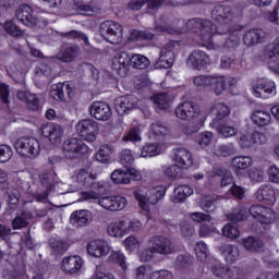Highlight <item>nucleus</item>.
I'll list each match as a JSON object with an SVG mask.
<instances>
[{"label":"nucleus","instance_id":"29","mask_svg":"<svg viewBox=\"0 0 279 279\" xmlns=\"http://www.w3.org/2000/svg\"><path fill=\"white\" fill-rule=\"evenodd\" d=\"M258 202H268V204L276 203V192L271 185H262L256 192Z\"/></svg>","mask_w":279,"mask_h":279},{"label":"nucleus","instance_id":"19","mask_svg":"<svg viewBox=\"0 0 279 279\" xmlns=\"http://www.w3.org/2000/svg\"><path fill=\"white\" fill-rule=\"evenodd\" d=\"M87 253L94 258H101V256H107L110 253V246L104 240H94L88 243Z\"/></svg>","mask_w":279,"mask_h":279},{"label":"nucleus","instance_id":"30","mask_svg":"<svg viewBox=\"0 0 279 279\" xmlns=\"http://www.w3.org/2000/svg\"><path fill=\"white\" fill-rule=\"evenodd\" d=\"M33 214L29 210H22L20 215H17L12 220L13 230H21L23 228H27L29 226V220H32Z\"/></svg>","mask_w":279,"mask_h":279},{"label":"nucleus","instance_id":"28","mask_svg":"<svg viewBox=\"0 0 279 279\" xmlns=\"http://www.w3.org/2000/svg\"><path fill=\"white\" fill-rule=\"evenodd\" d=\"M174 162L182 169L193 165V157L186 148H177L174 151Z\"/></svg>","mask_w":279,"mask_h":279},{"label":"nucleus","instance_id":"47","mask_svg":"<svg viewBox=\"0 0 279 279\" xmlns=\"http://www.w3.org/2000/svg\"><path fill=\"white\" fill-rule=\"evenodd\" d=\"M124 223V230L125 232H141L143 228V223H141V220L133 218V219H123Z\"/></svg>","mask_w":279,"mask_h":279},{"label":"nucleus","instance_id":"5","mask_svg":"<svg viewBox=\"0 0 279 279\" xmlns=\"http://www.w3.org/2000/svg\"><path fill=\"white\" fill-rule=\"evenodd\" d=\"M88 151V146L84 141L72 137L63 143V154L68 160H77Z\"/></svg>","mask_w":279,"mask_h":279},{"label":"nucleus","instance_id":"32","mask_svg":"<svg viewBox=\"0 0 279 279\" xmlns=\"http://www.w3.org/2000/svg\"><path fill=\"white\" fill-rule=\"evenodd\" d=\"M251 119L254 125H257V128H266V125L271 123V114L263 110L254 111Z\"/></svg>","mask_w":279,"mask_h":279},{"label":"nucleus","instance_id":"49","mask_svg":"<svg viewBox=\"0 0 279 279\" xmlns=\"http://www.w3.org/2000/svg\"><path fill=\"white\" fill-rule=\"evenodd\" d=\"M193 193V187L189 185H179L177 189H174V195L177 196L178 202H184L186 197H191V194Z\"/></svg>","mask_w":279,"mask_h":279},{"label":"nucleus","instance_id":"9","mask_svg":"<svg viewBox=\"0 0 279 279\" xmlns=\"http://www.w3.org/2000/svg\"><path fill=\"white\" fill-rule=\"evenodd\" d=\"M174 114L182 121H192V119L199 117V105L196 102L184 101L175 108Z\"/></svg>","mask_w":279,"mask_h":279},{"label":"nucleus","instance_id":"63","mask_svg":"<svg viewBox=\"0 0 279 279\" xmlns=\"http://www.w3.org/2000/svg\"><path fill=\"white\" fill-rule=\"evenodd\" d=\"M124 246L125 250H128L129 252H134L135 250H138V247H141V243L138 242L136 236L130 235L124 240Z\"/></svg>","mask_w":279,"mask_h":279},{"label":"nucleus","instance_id":"11","mask_svg":"<svg viewBox=\"0 0 279 279\" xmlns=\"http://www.w3.org/2000/svg\"><path fill=\"white\" fill-rule=\"evenodd\" d=\"M131 62L132 60H131L130 53L125 51H121L118 54H116V57L112 59L111 69L112 71H116V73L120 77H125V75L130 73Z\"/></svg>","mask_w":279,"mask_h":279},{"label":"nucleus","instance_id":"59","mask_svg":"<svg viewBox=\"0 0 279 279\" xmlns=\"http://www.w3.org/2000/svg\"><path fill=\"white\" fill-rule=\"evenodd\" d=\"M150 130L153 134H155V136H167V132H169L167 125H165V123L160 121L153 122Z\"/></svg>","mask_w":279,"mask_h":279},{"label":"nucleus","instance_id":"3","mask_svg":"<svg viewBox=\"0 0 279 279\" xmlns=\"http://www.w3.org/2000/svg\"><path fill=\"white\" fill-rule=\"evenodd\" d=\"M99 34L111 45H119L123 38V26L114 21H105L99 25Z\"/></svg>","mask_w":279,"mask_h":279},{"label":"nucleus","instance_id":"38","mask_svg":"<svg viewBox=\"0 0 279 279\" xmlns=\"http://www.w3.org/2000/svg\"><path fill=\"white\" fill-rule=\"evenodd\" d=\"M110 156H112V149L110 146H100L99 150L96 153L95 158L97 162L102 165H110Z\"/></svg>","mask_w":279,"mask_h":279},{"label":"nucleus","instance_id":"64","mask_svg":"<svg viewBox=\"0 0 279 279\" xmlns=\"http://www.w3.org/2000/svg\"><path fill=\"white\" fill-rule=\"evenodd\" d=\"M268 178L270 182L279 184V168L276 166H270V168L268 169Z\"/></svg>","mask_w":279,"mask_h":279},{"label":"nucleus","instance_id":"44","mask_svg":"<svg viewBox=\"0 0 279 279\" xmlns=\"http://www.w3.org/2000/svg\"><path fill=\"white\" fill-rule=\"evenodd\" d=\"M160 154V146L157 143L146 144L141 151V158H151Z\"/></svg>","mask_w":279,"mask_h":279},{"label":"nucleus","instance_id":"21","mask_svg":"<svg viewBox=\"0 0 279 279\" xmlns=\"http://www.w3.org/2000/svg\"><path fill=\"white\" fill-rule=\"evenodd\" d=\"M93 221V214L89 210L81 209L71 214L70 223L75 228H84Z\"/></svg>","mask_w":279,"mask_h":279},{"label":"nucleus","instance_id":"39","mask_svg":"<svg viewBox=\"0 0 279 279\" xmlns=\"http://www.w3.org/2000/svg\"><path fill=\"white\" fill-rule=\"evenodd\" d=\"M149 64H151V62H149V59L143 54H133L131 57V66H133V69H140L143 71L147 69Z\"/></svg>","mask_w":279,"mask_h":279},{"label":"nucleus","instance_id":"43","mask_svg":"<svg viewBox=\"0 0 279 279\" xmlns=\"http://www.w3.org/2000/svg\"><path fill=\"white\" fill-rule=\"evenodd\" d=\"M113 184H130V174L126 171L117 169L111 173Z\"/></svg>","mask_w":279,"mask_h":279},{"label":"nucleus","instance_id":"24","mask_svg":"<svg viewBox=\"0 0 279 279\" xmlns=\"http://www.w3.org/2000/svg\"><path fill=\"white\" fill-rule=\"evenodd\" d=\"M211 17L218 23H228L233 19L232 8L221 4L216 5L211 11Z\"/></svg>","mask_w":279,"mask_h":279},{"label":"nucleus","instance_id":"4","mask_svg":"<svg viewBox=\"0 0 279 279\" xmlns=\"http://www.w3.org/2000/svg\"><path fill=\"white\" fill-rule=\"evenodd\" d=\"M14 149L24 158H36L40 154V142L36 137H20L14 143Z\"/></svg>","mask_w":279,"mask_h":279},{"label":"nucleus","instance_id":"8","mask_svg":"<svg viewBox=\"0 0 279 279\" xmlns=\"http://www.w3.org/2000/svg\"><path fill=\"white\" fill-rule=\"evenodd\" d=\"M80 53H82L80 46L75 44H65L54 57H51V59L69 64L71 62H75L80 57Z\"/></svg>","mask_w":279,"mask_h":279},{"label":"nucleus","instance_id":"60","mask_svg":"<svg viewBox=\"0 0 279 279\" xmlns=\"http://www.w3.org/2000/svg\"><path fill=\"white\" fill-rule=\"evenodd\" d=\"M12 147L5 144L0 145V162L5 163L9 162V160H12L13 156Z\"/></svg>","mask_w":279,"mask_h":279},{"label":"nucleus","instance_id":"53","mask_svg":"<svg viewBox=\"0 0 279 279\" xmlns=\"http://www.w3.org/2000/svg\"><path fill=\"white\" fill-rule=\"evenodd\" d=\"M235 151L236 148H234L233 144H225L216 148L217 156H221L222 158H228V156H232Z\"/></svg>","mask_w":279,"mask_h":279},{"label":"nucleus","instance_id":"45","mask_svg":"<svg viewBox=\"0 0 279 279\" xmlns=\"http://www.w3.org/2000/svg\"><path fill=\"white\" fill-rule=\"evenodd\" d=\"M231 165L238 170L250 169L252 167V158L245 156L235 157L231 160Z\"/></svg>","mask_w":279,"mask_h":279},{"label":"nucleus","instance_id":"41","mask_svg":"<svg viewBox=\"0 0 279 279\" xmlns=\"http://www.w3.org/2000/svg\"><path fill=\"white\" fill-rule=\"evenodd\" d=\"M226 77L223 76H214L211 80V85L209 90H214L215 95H221L226 90Z\"/></svg>","mask_w":279,"mask_h":279},{"label":"nucleus","instance_id":"55","mask_svg":"<svg viewBox=\"0 0 279 279\" xmlns=\"http://www.w3.org/2000/svg\"><path fill=\"white\" fill-rule=\"evenodd\" d=\"M213 77L214 76H206V75H198L194 77V86H197V88H209L213 84Z\"/></svg>","mask_w":279,"mask_h":279},{"label":"nucleus","instance_id":"50","mask_svg":"<svg viewBox=\"0 0 279 279\" xmlns=\"http://www.w3.org/2000/svg\"><path fill=\"white\" fill-rule=\"evenodd\" d=\"M222 234L223 236H227V239H239V236H241L239 228L236 227V225L232 223H227L223 226Z\"/></svg>","mask_w":279,"mask_h":279},{"label":"nucleus","instance_id":"52","mask_svg":"<svg viewBox=\"0 0 279 279\" xmlns=\"http://www.w3.org/2000/svg\"><path fill=\"white\" fill-rule=\"evenodd\" d=\"M216 130H218V134H221L225 138H230V136H236V130L233 126H229L226 124H214Z\"/></svg>","mask_w":279,"mask_h":279},{"label":"nucleus","instance_id":"16","mask_svg":"<svg viewBox=\"0 0 279 279\" xmlns=\"http://www.w3.org/2000/svg\"><path fill=\"white\" fill-rule=\"evenodd\" d=\"M50 95L56 101H71L73 99V87L66 83H58L52 85Z\"/></svg>","mask_w":279,"mask_h":279},{"label":"nucleus","instance_id":"17","mask_svg":"<svg viewBox=\"0 0 279 279\" xmlns=\"http://www.w3.org/2000/svg\"><path fill=\"white\" fill-rule=\"evenodd\" d=\"M41 134L45 138L49 140L51 145H60V143H62L64 131H62V126L49 123L41 128Z\"/></svg>","mask_w":279,"mask_h":279},{"label":"nucleus","instance_id":"54","mask_svg":"<svg viewBox=\"0 0 279 279\" xmlns=\"http://www.w3.org/2000/svg\"><path fill=\"white\" fill-rule=\"evenodd\" d=\"M39 180L41 182V185L47 191H53V189H56V181L53 180V174L43 173V174L39 175Z\"/></svg>","mask_w":279,"mask_h":279},{"label":"nucleus","instance_id":"14","mask_svg":"<svg viewBox=\"0 0 279 279\" xmlns=\"http://www.w3.org/2000/svg\"><path fill=\"white\" fill-rule=\"evenodd\" d=\"M98 204L106 210H111L112 213H117L118 210H123V208L128 206V198L121 195L108 196V197L99 198Z\"/></svg>","mask_w":279,"mask_h":279},{"label":"nucleus","instance_id":"2","mask_svg":"<svg viewBox=\"0 0 279 279\" xmlns=\"http://www.w3.org/2000/svg\"><path fill=\"white\" fill-rule=\"evenodd\" d=\"M167 193V187L158 186L145 192V190L138 189L135 190L133 195L135 199L138 202L142 210H147L149 204H158L165 194Z\"/></svg>","mask_w":279,"mask_h":279},{"label":"nucleus","instance_id":"20","mask_svg":"<svg viewBox=\"0 0 279 279\" xmlns=\"http://www.w3.org/2000/svg\"><path fill=\"white\" fill-rule=\"evenodd\" d=\"M80 269H82V257L77 255L66 256L61 262V270L63 274L73 276V274H77Z\"/></svg>","mask_w":279,"mask_h":279},{"label":"nucleus","instance_id":"48","mask_svg":"<svg viewBox=\"0 0 279 279\" xmlns=\"http://www.w3.org/2000/svg\"><path fill=\"white\" fill-rule=\"evenodd\" d=\"M156 38V34L150 31H132L131 32V40H154Z\"/></svg>","mask_w":279,"mask_h":279},{"label":"nucleus","instance_id":"35","mask_svg":"<svg viewBox=\"0 0 279 279\" xmlns=\"http://www.w3.org/2000/svg\"><path fill=\"white\" fill-rule=\"evenodd\" d=\"M107 232L109 236H116V238L124 236L126 234L125 222H123V220H120L118 222H111L107 227Z\"/></svg>","mask_w":279,"mask_h":279},{"label":"nucleus","instance_id":"57","mask_svg":"<svg viewBox=\"0 0 279 279\" xmlns=\"http://www.w3.org/2000/svg\"><path fill=\"white\" fill-rule=\"evenodd\" d=\"M228 221H232V223H239V221H243V219H247V209H236L233 213L227 216Z\"/></svg>","mask_w":279,"mask_h":279},{"label":"nucleus","instance_id":"46","mask_svg":"<svg viewBox=\"0 0 279 279\" xmlns=\"http://www.w3.org/2000/svg\"><path fill=\"white\" fill-rule=\"evenodd\" d=\"M253 219L260 221L263 223L265 221V215H267V208L260 205H253L250 207L248 211Z\"/></svg>","mask_w":279,"mask_h":279},{"label":"nucleus","instance_id":"25","mask_svg":"<svg viewBox=\"0 0 279 279\" xmlns=\"http://www.w3.org/2000/svg\"><path fill=\"white\" fill-rule=\"evenodd\" d=\"M48 245L51 250L52 256H62L69 251V242L62 240L60 236H51Z\"/></svg>","mask_w":279,"mask_h":279},{"label":"nucleus","instance_id":"34","mask_svg":"<svg viewBox=\"0 0 279 279\" xmlns=\"http://www.w3.org/2000/svg\"><path fill=\"white\" fill-rule=\"evenodd\" d=\"M61 38H66V40H83L86 47L90 46V41L88 40V35L83 33L82 31L72 29L70 32L61 33Z\"/></svg>","mask_w":279,"mask_h":279},{"label":"nucleus","instance_id":"26","mask_svg":"<svg viewBox=\"0 0 279 279\" xmlns=\"http://www.w3.org/2000/svg\"><path fill=\"white\" fill-rule=\"evenodd\" d=\"M175 61L173 51L161 50L158 60L154 63L155 69H171Z\"/></svg>","mask_w":279,"mask_h":279},{"label":"nucleus","instance_id":"6","mask_svg":"<svg viewBox=\"0 0 279 279\" xmlns=\"http://www.w3.org/2000/svg\"><path fill=\"white\" fill-rule=\"evenodd\" d=\"M76 132L87 143H95L99 134V124L95 120L85 119L76 124Z\"/></svg>","mask_w":279,"mask_h":279},{"label":"nucleus","instance_id":"12","mask_svg":"<svg viewBox=\"0 0 279 279\" xmlns=\"http://www.w3.org/2000/svg\"><path fill=\"white\" fill-rule=\"evenodd\" d=\"M17 21H21L26 27L38 25V17L34 16V9L29 4H21L15 12Z\"/></svg>","mask_w":279,"mask_h":279},{"label":"nucleus","instance_id":"15","mask_svg":"<svg viewBox=\"0 0 279 279\" xmlns=\"http://www.w3.org/2000/svg\"><path fill=\"white\" fill-rule=\"evenodd\" d=\"M187 64L196 71H204L210 64V57L205 51L194 50L187 58Z\"/></svg>","mask_w":279,"mask_h":279},{"label":"nucleus","instance_id":"27","mask_svg":"<svg viewBox=\"0 0 279 279\" xmlns=\"http://www.w3.org/2000/svg\"><path fill=\"white\" fill-rule=\"evenodd\" d=\"M219 252L220 254H222V256H225V260L230 263V265H232V263H236V260H239V257L241 256L239 247L232 244H222L219 247Z\"/></svg>","mask_w":279,"mask_h":279},{"label":"nucleus","instance_id":"58","mask_svg":"<svg viewBox=\"0 0 279 279\" xmlns=\"http://www.w3.org/2000/svg\"><path fill=\"white\" fill-rule=\"evenodd\" d=\"M195 254L197 260H201V263H206L208 258V247L206 246V243L198 242L195 248Z\"/></svg>","mask_w":279,"mask_h":279},{"label":"nucleus","instance_id":"13","mask_svg":"<svg viewBox=\"0 0 279 279\" xmlns=\"http://www.w3.org/2000/svg\"><path fill=\"white\" fill-rule=\"evenodd\" d=\"M89 114L97 121H108L112 117V110L106 101H94L89 106Z\"/></svg>","mask_w":279,"mask_h":279},{"label":"nucleus","instance_id":"40","mask_svg":"<svg viewBox=\"0 0 279 279\" xmlns=\"http://www.w3.org/2000/svg\"><path fill=\"white\" fill-rule=\"evenodd\" d=\"M3 28L10 36H13V38H21L25 34V31L21 29L14 21H7L3 24Z\"/></svg>","mask_w":279,"mask_h":279},{"label":"nucleus","instance_id":"23","mask_svg":"<svg viewBox=\"0 0 279 279\" xmlns=\"http://www.w3.org/2000/svg\"><path fill=\"white\" fill-rule=\"evenodd\" d=\"M265 31L262 28H252L244 34L243 43L246 47H254V45L263 43L265 40Z\"/></svg>","mask_w":279,"mask_h":279},{"label":"nucleus","instance_id":"33","mask_svg":"<svg viewBox=\"0 0 279 279\" xmlns=\"http://www.w3.org/2000/svg\"><path fill=\"white\" fill-rule=\"evenodd\" d=\"M214 175L221 178L220 186H230V184H234V177L232 175V171L226 168H215L213 171Z\"/></svg>","mask_w":279,"mask_h":279},{"label":"nucleus","instance_id":"51","mask_svg":"<svg viewBox=\"0 0 279 279\" xmlns=\"http://www.w3.org/2000/svg\"><path fill=\"white\" fill-rule=\"evenodd\" d=\"M155 106H157V108L159 110H167L169 109V106L171 104V99L169 98V94H158L157 96H155Z\"/></svg>","mask_w":279,"mask_h":279},{"label":"nucleus","instance_id":"31","mask_svg":"<svg viewBox=\"0 0 279 279\" xmlns=\"http://www.w3.org/2000/svg\"><path fill=\"white\" fill-rule=\"evenodd\" d=\"M211 110L216 113V117L213 120L214 125H218L221 123V121H223V119H226V117L230 116V107L223 102L214 105Z\"/></svg>","mask_w":279,"mask_h":279},{"label":"nucleus","instance_id":"37","mask_svg":"<svg viewBox=\"0 0 279 279\" xmlns=\"http://www.w3.org/2000/svg\"><path fill=\"white\" fill-rule=\"evenodd\" d=\"M193 265V259L189 255L180 254L175 257L173 262V267L178 271H183V269H189Z\"/></svg>","mask_w":279,"mask_h":279},{"label":"nucleus","instance_id":"1","mask_svg":"<svg viewBox=\"0 0 279 279\" xmlns=\"http://www.w3.org/2000/svg\"><path fill=\"white\" fill-rule=\"evenodd\" d=\"M185 25L190 32L199 36L201 40H203V47H207V49H215L213 36L217 33V25H215L210 20L194 17L189 20Z\"/></svg>","mask_w":279,"mask_h":279},{"label":"nucleus","instance_id":"10","mask_svg":"<svg viewBox=\"0 0 279 279\" xmlns=\"http://www.w3.org/2000/svg\"><path fill=\"white\" fill-rule=\"evenodd\" d=\"M138 104V98L134 95L120 96L114 99L113 106L116 111L123 117L124 114H130Z\"/></svg>","mask_w":279,"mask_h":279},{"label":"nucleus","instance_id":"7","mask_svg":"<svg viewBox=\"0 0 279 279\" xmlns=\"http://www.w3.org/2000/svg\"><path fill=\"white\" fill-rule=\"evenodd\" d=\"M148 247H151V251L155 254H160L161 256H169V254L175 253V246L169 238L162 235H155L148 242Z\"/></svg>","mask_w":279,"mask_h":279},{"label":"nucleus","instance_id":"62","mask_svg":"<svg viewBox=\"0 0 279 279\" xmlns=\"http://www.w3.org/2000/svg\"><path fill=\"white\" fill-rule=\"evenodd\" d=\"M120 162L123 167L130 168L131 165H134V156H132V150L124 149L121 153Z\"/></svg>","mask_w":279,"mask_h":279},{"label":"nucleus","instance_id":"36","mask_svg":"<svg viewBox=\"0 0 279 279\" xmlns=\"http://www.w3.org/2000/svg\"><path fill=\"white\" fill-rule=\"evenodd\" d=\"M243 245L248 252H263V250H265V244H263V241L254 236L245 238L243 240Z\"/></svg>","mask_w":279,"mask_h":279},{"label":"nucleus","instance_id":"61","mask_svg":"<svg viewBox=\"0 0 279 279\" xmlns=\"http://www.w3.org/2000/svg\"><path fill=\"white\" fill-rule=\"evenodd\" d=\"M229 194L232 195L235 199H244L245 198V187L233 183L229 189Z\"/></svg>","mask_w":279,"mask_h":279},{"label":"nucleus","instance_id":"56","mask_svg":"<svg viewBox=\"0 0 279 279\" xmlns=\"http://www.w3.org/2000/svg\"><path fill=\"white\" fill-rule=\"evenodd\" d=\"M163 174L166 175V178L177 180V178H182V168L178 163H174L172 166H169L166 171H163Z\"/></svg>","mask_w":279,"mask_h":279},{"label":"nucleus","instance_id":"42","mask_svg":"<svg viewBox=\"0 0 279 279\" xmlns=\"http://www.w3.org/2000/svg\"><path fill=\"white\" fill-rule=\"evenodd\" d=\"M8 194V206L11 210L16 209V207L19 206L20 202H21V192H19V190L16 189H9L7 191Z\"/></svg>","mask_w":279,"mask_h":279},{"label":"nucleus","instance_id":"18","mask_svg":"<svg viewBox=\"0 0 279 279\" xmlns=\"http://www.w3.org/2000/svg\"><path fill=\"white\" fill-rule=\"evenodd\" d=\"M274 90H276V83L267 78H262L256 85L253 86L255 97L260 99H268V97L272 95Z\"/></svg>","mask_w":279,"mask_h":279},{"label":"nucleus","instance_id":"22","mask_svg":"<svg viewBox=\"0 0 279 279\" xmlns=\"http://www.w3.org/2000/svg\"><path fill=\"white\" fill-rule=\"evenodd\" d=\"M97 174L89 173L85 169H81L76 174V181L85 189H101L104 185L95 182Z\"/></svg>","mask_w":279,"mask_h":279}]
</instances>
